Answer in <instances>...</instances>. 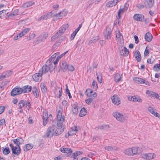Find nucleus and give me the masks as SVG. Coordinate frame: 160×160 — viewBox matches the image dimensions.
I'll list each match as a JSON object with an SVG mask.
<instances>
[{
	"mask_svg": "<svg viewBox=\"0 0 160 160\" xmlns=\"http://www.w3.org/2000/svg\"><path fill=\"white\" fill-rule=\"evenodd\" d=\"M13 142L16 146L14 147L13 144L10 143L9 146L11 148L12 154L18 156L21 152L20 145L23 143L24 140L22 138H18L14 139Z\"/></svg>",
	"mask_w": 160,
	"mask_h": 160,
	"instance_id": "obj_1",
	"label": "nucleus"
},
{
	"mask_svg": "<svg viewBox=\"0 0 160 160\" xmlns=\"http://www.w3.org/2000/svg\"><path fill=\"white\" fill-rule=\"evenodd\" d=\"M63 131L62 129L58 128L53 122L51 126L49 127L47 129V136L48 137H52L53 135L58 136L61 134Z\"/></svg>",
	"mask_w": 160,
	"mask_h": 160,
	"instance_id": "obj_2",
	"label": "nucleus"
},
{
	"mask_svg": "<svg viewBox=\"0 0 160 160\" xmlns=\"http://www.w3.org/2000/svg\"><path fill=\"white\" fill-rule=\"evenodd\" d=\"M142 151V148L138 147H133L126 149L124 153L128 156H133L140 154Z\"/></svg>",
	"mask_w": 160,
	"mask_h": 160,
	"instance_id": "obj_3",
	"label": "nucleus"
},
{
	"mask_svg": "<svg viewBox=\"0 0 160 160\" xmlns=\"http://www.w3.org/2000/svg\"><path fill=\"white\" fill-rule=\"evenodd\" d=\"M113 115L118 121L120 122H123L127 119V117L126 116L118 112H113Z\"/></svg>",
	"mask_w": 160,
	"mask_h": 160,
	"instance_id": "obj_4",
	"label": "nucleus"
},
{
	"mask_svg": "<svg viewBox=\"0 0 160 160\" xmlns=\"http://www.w3.org/2000/svg\"><path fill=\"white\" fill-rule=\"evenodd\" d=\"M57 122L56 124L55 122H54V124L56 125L58 128H60V129H62V126L63 122L65 121V117L64 115L57 116Z\"/></svg>",
	"mask_w": 160,
	"mask_h": 160,
	"instance_id": "obj_5",
	"label": "nucleus"
},
{
	"mask_svg": "<svg viewBox=\"0 0 160 160\" xmlns=\"http://www.w3.org/2000/svg\"><path fill=\"white\" fill-rule=\"evenodd\" d=\"M22 88L17 86L12 90L11 92V95L13 97L18 95L22 93Z\"/></svg>",
	"mask_w": 160,
	"mask_h": 160,
	"instance_id": "obj_6",
	"label": "nucleus"
},
{
	"mask_svg": "<svg viewBox=\"0 0 160 160\" xmlns=\"http://www.w3.org/2000/svg\"><path fill=\"white\" fill-rule=\"evenodd\" d=\"M140 156L141 158H142L149 160L154 158L156 157V155L154 153H151L145 154L143 153Z\"/></svg>",
	"mask_w": 160,
	"mask_h": 160,
	"instance_id": "obj_7",
	"label": "nucleus"
},
{
	"mask_svg": "<svg viewBox=\"0 0 160 160\" xmlns=\"http://www.w3.org/2000/svg\"><path fill=\"white\" fill-rule=\"evenodd\" d=\"M50 67H51L50 63L48 65V63L44 65L39 70V72H40L42 75L46 73L50 70Z\"/></svg>",
	"mask_w": 160,
	"mask_h": 160,
	"instance_id": "obj_8",
	"label": "nucleus"
},
{
	"mask_svg": "<svg viewBox=\"0 0 160 160\" xmlns=\"http://www.w3.org/2000/svg\"><path fill=\"white\" fill-rule=\"evenodd\" d=\"M154 3V0H144V4L146 8L150 9L153 6Z\"/></svg>",
	"mask_w": 160,
	"mask_h": 160,
	"instance_id": "obj_9",
	"label": "nucleus"
},
{
	"mask_svg": "<svg viewBox=\"0 0 160 160\" xmlns=\"http://www.w3.org/2000/svg\"><path fill=\"white\" fill-rule=\"evenodd\" d=\"M62 89L59 87L56 86L55 88L54 93L56 96L58 98H60L62 96Z\"/></svg>",
	"mask_w": 160,
	"mask_h": 160,
	"instance_id": "obj_10",
	"label": "nucleus"
},
{
	"mask_svg": "<svg viewBox=\"0 0 160 160\" xmlns=\"http://www.w3.org/2000/svg\"><path fill=\"white\" fill-rule=\"evenodd\" d=\"M112 102L116 105H118L120 102V99L117 95H114L111 98Z\"/></svg>",
	"mask_w": 160,
	"mask_h": 160,
	"instance_id": "obj_11",
	"label": "nucleus"
},
{
	"mask_svg": "<svg viewBox=\"0 0 160 160\" xmlns=\"http://www.w3.org/2000/svg\"><path fill=\"white\" fill-rule=\"evenodd\" d=\"M133 19L136 21L143 22L144 21V15L140 14H136L133 16Z\"/></svg>",
	"mask_w": 160,
	"mask_h": 160,
	"instance_id": "obj_12",
	"label": "nucleus"
},
{
	"mask_svg": "<svg viewBox=\"0 0 160 160\" xmlns=\"http://www.w3.org/2000/svg\"><path fill=\"white\" fill-rule=\"evenodd\" d=\"M42 74L40 72L36 73L32 76V78L35 82L40 81L42 78Z\"/></svg>",
	"mask_w": 160,
	"mask_h": 160,
	"instance_id": "obj_13",
	"label": "nucleus"
},
{
	"mask_svg": "<svg viewBox=\"0 0 160 160\" xmlns=\"http://www.w3.org/2000/svg\"><path fill=\"white\" fill-rule=\"evenodd\" d=\"M128 100L130 101L142 102V100L138 96H133L128 98Z\"/></svg>",
	"mask_w": 160,
	"mask_h": 160,
	"instance_id": "obj_14",
	"label": "nucleus"
},
{
	"mask_svg": "<svg viewBox=\"0 0 160 160\" xmlns=\"http://www.w3.org/2000/svg\"><path fill=\"white\" fill-rule=\"evenodd\" d=\"M121 0H113L112 1L108 2L106 4V6L108 7H112L113 6H115L117 3L119 2Z\"/></svg>",
	"mask_w": 160,
	"mask_h": 160,
	"instance_id": "obj_15",
	"label": "nucleus"
},
{
	"mask_svg": "<svg viewBox=\"0 0 160 160\" xmlns=\"http://www.w3.org/2000/svg\"><path fill=\"white\" fill-rule=\"evenodd\" d=\"M105 38L108 39H110L111 38L112 31L110 27H107L106 29Z\"/></svg>",
	"mask_w": 160,
	"mask_h": 160,
	"instance_id": "obj_16",
	"label": "nucleus"
},
{
	"mask_svg": "<svg viewBox=\"0 0 160 160\" xmlns=\"http://www.w3.org/2000/svg\"><path fill=\"white\" fill-rule=\"evenodd\" d=\"M72 111L73 114L74 115H77L78 112V103L75 102L72 105Z\"/></svg>",
	"mask_w": 160,
	"mask_h": 160,
	"instance_id": "obj_17",
	"label": "nucleus"
},
{
	"mask_svg": "<svg viewBox=\"0 0 160 160\" xmlns=\"http://www.w3.org/2000/svg\"><path fill=\"white\" fill-rule=\"evenodd\" d=\"M52 12H51L42 16L38 19V20L40 21L41 20H47L49 18H51L52 15Z\"/></svg>",
	"mask_w": 160,
	"mask_h": 160,
	"instance_id": "obj_18",
	"label": "nucleus"
},
{
	"mask_svg": "<svg viewBox=\"0 0 160 160\" xmlns=\"http://www.w3.org/2000/svg\"><path fill=\"white\" fill-rule=\"evenodd\" d=\"M146 93L149 97L155 98H156L158 96V94L157 93L149 90L147 91Z\"/></svg>",
	"mask_w": 160,
	"mask_h": 160,
	"instance_id": "obj_19",
	"label": "nucleus"
},
{
	"mask_svg": "<svg viewBox=\"0 0 160 160\" xmlns=\"http://www.w3.org/2000/svg\"><path fill=\"white\" fill-rule=\"evenodd\" d=\"M129 53V51L125 47H124L123 49L121 50L120 51V54L121 56L124 55L125 56H127Z\"/></svg>",
	"mask_w": 160,
	"mask_h": 160,
	"instance_id": "obj_20",
	"label": "nucleus"
},
{
	"mask_svg": "<svg viewBox=\"0 0 160 160\" xmlns=\"http://www.w3.org/2000/svg\"><path fill=\"white\" fill-rule=\"evenodd\" d=\"M22 89L23 91L22 93H28L31 92L32 87L29 85H26L23 87Z\"/></svg>",
	"mask_w": 160,
	"mask_h": 160,
	"instance_id": "obj_21",
	"label": "nucleus"
},
{
	"mask_svg": "<svg viewBox=\"0 0 160 160\" xmlns=\"http://www.w3.org/2000/svg\"><path fill=\"white\" fill-rule=\"evenodd\" d=\"M134 55L137 62H140L141 60V56L140 52L138 51H136L134 53Z\"/></svg>",
	"mask_w": 160,
	"mask_h": 160,
	"instance_id": "obj_22",
	"label": "nucleus"
},
{
	"mask_svg": "<svg viewBox=\"0 0 160 160\" xmlns=\"http://www.w3.org/2000/svg\"><path fill=\"white\" fill-rule=\"evenodd\" d=\"M60 151L62 153H70L72 152V150L68 148H61L60 149Z\"/></svg>",
	"mask_w": 160,
	"mask_h": 160,
	"instance_id": "obj_23",
	"label": "nucleus"
},
{
	"mask_svg": "<svg viewBox=\"0 0 160 160\" xmlns=\"http://www.w3.org/2000/svg\"><path fill=\"white\" fill-rule=\"evenodd\" d=\"M116 40L118 42H121L123 41V38L122 34L119 31L116 34Z\"/></svg>",
	"mask_w": 160,
	"mask_h": 160,
	"instance_id": "obj_24",
	"label": "nucleus"
},
{
	"mask_svg": "<svg viewBox=\"0 0 160 160\" xmlns=\"http://www.w3.org/2000/svg\"><path fill=\"white\" fill-rule=\"evenodd\" d=\"M68 27V24H64L63 25L59 28V29L58 31L59 33H60V34L62 35L65 32L66 28H67Z\"/></svg>",
	"mask_w": 160,
	"mask_h": 160,
	"instance_id": "obj_25",
	"label": "nucleus"
},
{
	"mask_svg": "<svg viewBox=\"0 0 160 160\" xmlns=\"http://www.w3.org/2000/svg\"><path fill=\"white\" fill-rule=\"evenodd\" d=\"M152 36L150 33L147 32L145 35V39L146 41L150 42L152 40Z\"/></svg>",
	"mask_w": 160,
	"mask_h": 160,
	"instance_id": "obj_26",
	"label": "nucleus"
},
{
	"mask_svg": "<svg viewBox=\"0 0 160 160\" xmlns=\"http://www.w3.org/2000/svg\"><path fill=\"white\" fill-rule=\"evenodd\" d=\"M34 2H33L29 1L23 4L22 6L23 8H27L34 4Z\"/></svg>",
	"mask_w": 160,
	"mask_h": 160,
	"instance_id": "obj_27",
	"label": "nucleus"
},
{
	"mask_svg": "<svg viewBox=\"0 0 160 160\" xmlns=\"http://www.w3.org/2000/svg\"><path fill=\"white\" fill-rule=\"evenodd\" d=\"M32 92L36 98H37L39 97V94L37 88L35 86L33 87Z\"/></svg>",
	"mask_w": 160,
	"mask_h": 160,
	"instance_id": "obj_28",
	"label": "nucleus"
},
{
	"mask_svg": "<svg viewBox=\"0 0 160 160\" xmlns=\"http://www.w3.org/2000/svg\"><path fill=\"white\" fill-rule=\"evenodd\" d=\"M48 114L47 112H45L44 113V115L43 116V125L45 126L47 123L48 122Z\"/></svg>",
	"mask_w": 160,
	"mask_h": 160,
	"instance_id": "obj_29",
	"label": "nucleus"
},
{
	"mask_svg": "<svg viewBox=\"0 0 160 160\" xmlns=\"http://www.w3.org/2000/svg\"><path fill=\"white\" fill-rule=\"evenodd\" d=\"M125 10L126 9L125 7L123 8H120L118 12V15L117 16V18L118 19H120L121 17V14H123Z\"/></svg>",
	"mask_w": 160,
	"mask_h": 160,
	"instance_id": "obj_30",
	"label": "nucleus"
},
{
	"mask_svg": "<svg viewBox=\"0 0 160 160\" xmlns=\"http://www.w3.org/2000/svg\"><path fill=\"white\" fill-rule=\"evenodd\" d=\"M122 77L120 74L117 73L114 77V79L116 82H119L121 79Z\"/></svg>",
	"mask_w": 160,
	"mask_h": 160,
	"instance_id": "obj_31",
	"label": "nucleus"
},
{
	"mask_svg": "<svg viewBox=\"0 0 160 160\" xmlns=\"http://www.w3.org/2000/svg\"><path fill=\"white\" fill-rule=\"evenodd\" d=\"M33 145L29 144H27L25 145V147L24 148V151L27 152L32 148Z\"/></svg>",
	"mask_w": 160,
	"mask_h": 160,
	"instance_id": "obj_32",
	"label": "nucleus"
},
{
	"mask_svg": "<svg viewBox=\"0 0 160 160\" xmlns=\"http://www.w3.org/2000/svg\"><path fill=\"white\" fill-rule=\"evenodd\" d=\"M133 80L136 82L138 84H142L143 82L144 81L143 79L138 77L135 78Z\"/></svg>",
	"mask_w": 160,
	"mask_h": 160,
	"instance_id": "obj_33",
	"label": "nucleus"
},
{
	"mask_svg": "<svg viewBox=\"0 0 160 160\" xmlns=\"http://www.w3.org/2000/svg\"><path fill=\"white\" fill-rule=\"evenodd\" d=\"M85 108H83L81 109L79 113L80 117H83L86 114L87 112Z\"/></svg>",
	"mask_w": 160,
	"mask_h": 160,
	"instance_id": "obj_34",
	"label": "nucleus"
},
{
	"mask_svg": "<svg viewBox=\"0 0 160 160\" xmlns=\"http://www.w3.org/2000/svg\"><path fill=\"white\" fill-rule=\"evenodd\" d=\"M62 68H63V71L65 72L67 70L68 66V65L67 63L63 61L62 63Z\"/></svg>",
	"mask_w": 160,
	"mask_h": 160,
	"instance_id": "obj_35",
	"label": "nucleus"
},
{
	"mask_svg": "<svg viewBox=\"0 0 160 160\" xmlns=\"http://www.w3.org/2000/svg\"><path fill=\"white\" fill-rule=\"evenodd\" d=\"M25 102L23 100H21L19 102L18 106L19 109H22L25 105Z\"/></svg>",
	"mask_w": 160,
	"mask_h": 160,
	"instance_id": "obj_36",
	"label": "nucleus"
},
{
	"mask_svg": "<svg viewBox=\"0 0 160 160\" xmlns=\"http://www.w3.org/2000/svg\"><path fill=\"white\" fill-rule=\"evenodd\" d=\"M40 86L42 92L43 93L46 92L47 88L45 85L43 83H41Z\"/></svg>",
	"mask_w": 160,
	"mask_h": 160,
	"instance_id": "obj_37",
	"label": "nucleus"
},
{
	"mask_svg": "<svg viewBox=\"0 0 160 160\" xmlns=\"http://www.w3.org/2000/svg\"><path fill=\"white\" fill-rule=\"evenodd\" d=\"M99 38L98 37H93L89 41L90 43H95L99 40Z\"/></svg>",
	"mask_w": 160,
	"mask_h": 160,
	"instance_id": "obj_38",
	"label": "nucleus"
},
{
	"mask_svg": "<svg viewBox=\"0 0 160 160\" xmlns=\"http://www.w3.org/2000/svg\"><path fill=\"white\" fill-rule=\"evenodd\" d=\"M96 75H97V79L98 82L100 83H101L102 82V77L101 74L100 73H99L98 74L96 73Z\"/></svg>",
	"mask_w": 160,
	"mask_h": 160,
	"instance_id": "obj_39",
	"label": "nucleus"
},
{
	"mask_svg": "<svg viewBox=\"0 0 160 160\" xmlns=\"http://www.w3.org/2000/svg\"><path fill=\"white\" fill-rule=\"evenodd\" d=\"M160 70V64H155L153 67V70L155 71L158 72Z\"/></svg>",
	"mask_w": 160,
	"mask_h": 160,
	"instance_id": "obj_40",
	"label": "nucleus"
},
{
	"mask_svg": "<svg viewBox=\"0 0 160 160\" xmlns=\"http://www.w3.org/2000/svg\"><path fill=\"white\" fill-rule=\"evenodd\" d=\"M35 36L36 35L35 33L33 32L30 33L29 37L27 38L28 40H30L31 39H33Z\"/></svg>",
	"mask_w": 160,
	"mask_h": 160,
	"instance_id": "obj_41",
	"label": "nucleus"
},
{
	"mask_svg": "<svg viewBox=\"0 0 160 160\" xmlns=\"http://www.w3.org/2000/svg\"><path fill=\"white\" fill-rule=\"evenodd\" d=\"M93 90L90 89H88L86 90V95L88 97H90L91 96V94L92 93V92H93Z\"/></svg>",
	"mask_w": 160,
	"mask_h": 160,
	"instance_id": "obj_42",
	"label": "nucleus"
},
{
	"mask_svg": "<svg viewBox=\"0 0 160 160\" xmlns=\"http://www.w3.org/2000/svg\"><path fill=\"white\" fill-rule=\"evenodd\" d=\"M10 152V150L8 148H6L3 150V153L5 155L8 154Z\"/></svg>",
	"mask_w": 160,
	"mask_h": 160,
	"instance_id": "obj_43",
	"label": "nucleus"
},
{
	"mask_svg": "<svg viewBox=\"0 0 160 160\" xmlns=\"http://www.w3.org/2000/svg\"><path fill=\"white\" fill-rule=\"evenodd\" d=\"M66 91L65 92L66 94H68V96L69 98H72V96L71 95V93L70 92L69 90L68 89V87L67 85H66Z\"/></svg>",
	"mask_w": 160,
	"mask_h": 160,
	"instance_id": "obj_44",
	"label": "nucleus"
},
{
	"mask_svg": "<svg viewBox=\"0 0 160 160\" xmlns=\"http://www.w3.org/2000/svg\"><path fill=\"white\" fill-rule=\"evenodd\" d=\"M60 14L61 15V18L62 19L64 17L66 16L67 14V13L65 11H62L60 12Z\"/></svg>",
	"mask_w": 160,
	"mask_h": 160,
	"instance_id": "obj_45",
	"label": "nucleus"
},
{
	"mask_svg": "<svg viewBox=\"0 0 160 160\" xmlns=\"http://www.w3.org/2000/svg\"><path fill=\"white\" fill-rule=\"evenodd\" d=\"M92 86L93 87V88L95 90H96L98 88L97 82L95 80H93L92 82Z\"/></svg>",
	"mask_w": 160,
	"mask_h": 160,
	"instance_id": "obj_46",
	"label": "nucleus"
},
{
	"mask_svg": "<svg viewBox=\"0 0 160 160\" xmlns=\"http://www.w3.org/2000/svg\"><path fill=\"white\" fill-rule=\"evenodd\" d=\"M53 16L55 18V19L56 20L62 19V18H61V15L60 14V12L53 15Z\"/></svg>",
	"mask_w": 160,
	"mask_h": 160,
	"instance_id": "obj_47",
	"label": "nucleus"
},
{
	"mask_svg": "<svg viewBox=\"0 0 160 160\" xmlns=\"http://www.w3.org/2000/svg\"><path fill=\"white\" fill-rule=\"evenodd\" d=\"M91 96L90 97H89L90 98H91L92 99H94L95 97L97 96V93L93 91L92 92V93L90 94Z\"/></svg>",
	"mask_w": 160,
	"mask_h": 160,
	"instance_id": "obj_48",
	"label": "nucleus"
},
{
	"mask_svg": "<svg viewBox=\"0 0 160 160\" xmlns=\"http://www.w3.org/2000/svg\"><path fill=\"white\" fill-rule=\"evenodd\" d=\"M30 30V28H25L22 31L23 35L28 33Z\"/></svg>",
	"mask_w": 160,
	"mask_h": 160,
	"instance_id": "obj_49",
	"label": "nucleus"
},
{
	"mask_svg": "<svg viewBox=\"0 0 160 160\" xmlns=\"http://www.w3.org/2000/svg\"><path fill=\"white\" fill-rule=\"evenodd\" d=\"M67 70H69L70 71H73L74 70V67L72 65H68L67 68Z\"/></svg>",
	"mask_w": 160,
	"mask_h": 160,
	"instance_id": "obj_50",
	"label": "nucleus"
},
{
	"mask_svg": "<svg viewBox=\"0 0 160 160\" xmlns=\"http://www.w3.org/2000/svg\"><path fill=\"white\" fill-rule=\"evenodd\" d=\"M148 111L149 112L151 113L153 115L155 112L153 108L151 107H148Z\"/></svg>",
	"mask_w": 160,
	"mask_h": 160,
	"instance_id": "obj_51",
	"label": "nucleus"
},
{
	"mask_svg": "<svg viewBox=\"0 0 160 160\" xmlns=\"http://www.w3.org/2000/svg\"><path fill=\"white\" fill-rule=\"evenodd\" d=\"M105 149L108 151H112L113 150V148L111 146H106L105 147Z\"/></svg>",
	"mask_w": 160,
	"mask_h": 160,
	"instance_id": "obj_52",
	"label": "nucleus"
},
{
	"mask_svg": "<svg viewBox=\"0 0 160 160\" xmlns=\"http://www.w3.org/2000/svg\"><path fill=\"white\" fill-rule=\"evenodd\" d=\"M72 131L74 132L75 133L78 131V128L76 126H74L72 128Z\"/></svg>",
	"mask_w": 160,
	"mask_h": 160,
	"instance_id": "obj_53",
	"label": "nucleus"
},
{
	"mask_svg": "<svg viewBox=\"0 0 160 160\" xmlns=\"http://www.w3.org/2000/svg\"><path fill=\"white\" fill-rule=\"evenodd\" d=\"M145 7L144 5H142L141 4H138L137 5V7L139 9H141L144 8Z\"/></svg>",
	"mask_w": 160,
	"mask_h": 160,
	"instance_id": "obj_54",
	"label": "nucleus"
},
{
	"mask_svg": "<svg viewBox=\"0 0 160 160\" xmlns=\"http://www.w3.org/2000/svg\"><path fill=\"white\" fill-rule=\"evenodd\" d=\"M25 105L26 107H27V109H29L30 108L31 104L30 102L27 101V102H26Z\"/></svg>",
	"mask_w": 160,
	"mask_h": 160,
	"instance_id": "obj_55",
	"label": "nucleus"
},
{
	"mask_svg": "<svg viewBox=\"0 0 160 160\" xmlns=\"http://www.w3.org/2000/svg\"><path fill=\"white\" fill-rule=\"evenodd\" d=\"M93 100L91 98H89L86 100L85 102L86 103H87L88 105H90L91 104V102H92V101Z\"/></svg>",
	"mask_w": 160,
	"mask_h": 160,
	"instance_id": "obj_56",
	"label": "nucleus"
},
{
	"mask_svg": "<svg viewBox=\"0 0 160 160\" xmlns=\"http://www.w3.org/2000/svg\"><path fill=\"white\" fill-rule=\"evenodd\" d=\"M105 127H107L108 128H109V125H103L101 126H99V128L100 129H104Z\"/></svg>",
	"mask_w": 160,
	"mask_h": 160,
	"instance_id": "obj_57",
	"label": "nucleus"
},
{
	"mask_svg": "<svg viewBox=\"0 0 160 160\" xmlns=\"http://www.w3.org/2000/svg\"><path fill=\"white\" fill-rule=\"evenodd\" d=\"M5 107L2 106H0V114L2 113L4 111Z\"/></svg>",
	"mask_w": 160,
	"mask_h": 160,
	"instance_id": "obj_58",
	"label": "nucleus"
},
{
	"mask_svg": "<svg viewBox=\"0 0 160 160\" xmlns=\"http://www.w3.org/2000/svg\"><path fill=\"white\" fill-rule=\"evenodd\" d=\"M61 35V34H60L59 33V32H57L53 36V38H58V37H59Z\"/></svg>",
	"mask_w": 160,
	"mask_h": 160,
	"instance_id": "obj_59",
	"label": "nucleus"
},
{
	"mask_svg": "<svg viewBox=\"0 0 160 160\" xmlns=\"http://www.w3.org/2000/svg\"><path fill=\"white\" fill-rule=\"evenodd\" d=\"M134 38L135 39V43L136 44H138L139 42L138 37L136 35H135L134 36Z\"/></svg>",
	"mask_w": 160,
	"mask_h": 160,
	"instance_id": "obj_60",
	"label": "nucleus"
},
{
	"mask_svg": "<svg viewBox=\"0 0 160 160\" xmlns=\"http://www.w3.org/2000/svg\"><path fill=\"white\" fill-rule=\"evenodd\" d=\"M149 53V50L147 49V47L145 50V51H144V56H147L148 55V54Z\"/></svg>",
	"mask_w": 160,
	"mask_h": 160,
	"instance_id": "obj_61",
	"label": "nucleus"
},
{
	"mask_svg": "<svg viewBox=\"0 0 160 160\" xmlns=\"http://www.w3.org/2000/svg\"><path fill=\"white\" fill-rule=\"evenodd\" d=\"M62 116V110H59L57 113V116Z\"/></svg>",
	"mask_w": 160,
	"mask_h": 160,
	"instance_id": "obj_62",
	"label": "nucleus"
},
{
	"mask_svg": "<svg viewBox=\"0 0 160 160\" xmlns=\"http://www.w3.org/2000/svg\"><path fill=\"white\" fill-rule=\"evenodd\" d=\"M76 34V33H75L74 32H73L71 34L70 39L71 40H72L75 37V36Z\"/></svg>",
	"mask_w": 160,
	"mask_h": 160,
	"instance_id": "obj_63",
	"label": "nucleus"
},
{
	"mask_svg": "<svg viewBox=\"0 0 160 160\" xmlns=\"http://www.w3.org/2000/svg\"><path fill=\"white\" fill-rule=\"evenodd\" d=\"M68 52V51H67L64 53H62L61 55L58 56L57 57H59L60 59L63 57Z\"/></svg>",
	"mask_w": 160,
	"mask_h": 160,
	"instance_id": "obj_64",
	"label": "nucleus"
}]
</instances>
